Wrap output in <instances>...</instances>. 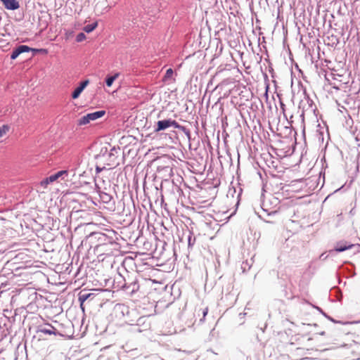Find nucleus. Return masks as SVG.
<instances>
[{"label": "nucleus", "mask_w": 360, "mask_h": 360, "mask_svg": "<svg viewBox=\"0 0 360 360\" xmlns=\"http://www.w3.org/2000/svg\"><path fill=\"white\" fill-rule=\"evenodd\" d=\"M120 148H116L112 147L110 151L108 150L106 147L102 148L99 154L96 158L97 159H102L105 161L104 165L109 167H115L118 165L117 162V158L118 156V152Z\"/></svg>", "instance_id": "f257e3e1"}, {"label": "nucleus", "mask_w": 360, "mask_h": 360, "mask_svg": "<svg viewBox=\"0 0 360 360\" xmlns=\"http://www.w3.org/2000/svg\"><path fill=\"white\" fill-rule=\"evenodd\" d=\"M105 114V110H99L94 112L88 113L86 115H84L80 119L78 120L77 124L79 126L85 125L89 123L91 121L96 120L101 117H103Z\"/></svg>", "instance_id": "f03ea898"}, {"label": "nucleus", "mask_w": 360, "mask_h": 360, "mask_svg": "<svg viewBox=\"0 0 360 360\" xmlns=\"http://www.w3.org/2000/svg\"><path fill=\"white\" fill-rule=\"evenodd\" d=\"M39 51H44V50L32 49L26 45H19L18 46H17L16 48H15L13 50V51L11 54V60L16 59L22 53L29 52V51H33L34 53H37V52H39Z\"/></svg>", "instance_id": "7ed1b4c3"}, {"label": "nucleus", "mask_w": 360, "mask_h": 360, "mask_svg": "<svg viewBox=\"0 0 360 360\" xmlns=\"http://www.w3.org/2000/svg\"><path fill=\"white\" fill-rule=\"evenodd\" d=\"M68 170L58 171L56 173L50 175L49 177H47L46 179L43 180L41 181V185L46 186L49 183H52V182L56 181L57 179H58L59 178H61L62 179H65V176H68Z\"/></svg>", "instance_id": "20e7f679"}, {"label": "nucleus", "mask_w": 360, "mask_h": 360, "mask_svg": "<svg viewBox=\"0 0 360 360\" xmlns=\"http://www.w3.org/2000/svg\"><path fill=\"white\" fill-rule=\"evenodd\" d=\"M89 84V80H84L82 82H80L79 85L73 91L72 94V98L73 99L77 98L81 93L83 91V90L86 88V86Z\"/></svg>", "instance_id": "39448f33"}, {"label": "nucleus", "mask_w": 360, "mask_h": 360, "mask_svg": "<svg viewBox=\"0 0 360 360\" xmlns=\"http://www.w3.org/2000/svg\"><path fill=\"white\" fill-rule=\"evenodd\" d=\"M8 10H16L19 8L20 4L17 0H0Z\"/></svg>", "instance_id": "423d86ee"}, {"label": "nucleus", "mask_w": 360, "mask_h": 360, "mask_svg": "<svg viewBox=\"0 0 360 360\" xmlns=\"http://www.w3.org/2000/svg\"><path fill=\"white\" fill-rule=\"evenodd\" d=\"M169 124H170V127H172L174 129H178L182 131L188 136V138L190 139L191 132L188 129H187L186 127H185L184 126L180 125L176 121L173 120L172 119H169Z\"/></svg>", "instance_id": "0eeeda50"}, {"label": "nucleus", "mask_w": 360, "mask_h": 360, "mask_svg": "<svg viewBox=\"0 0 360 360\" xmlns=\"http://www.w3.org/2000/svg\"><path fill=\"white\" fill-rule=\"evenodd\" d=\"M170 127L169 119L160 120L157 122L156 127L154 129L155 132L163 131Z\"/></svg>", "instance_id": "6e6552de"}, {"label": "nucleus", "mask_w": 360, "mask_h": 360, "mask_svg": "<svg viewBox=\"0 0 360 360\" xmlns=\"http://www.w3.org/2000/svg\"><path fill=\"white\" fill-rule=\"evenodd\" d=\"M94 297V293H82L80 292L79 295V302L81 303V305H83L84 302L88 299H91Z\"/></svg>", "instance_id": "1a4fd4ad"}, {"label": "nucleus", "mask_w": 360, "mask_h": 360, "mask_svg": "<svg viewBox=\"0 0 360 360\" xmlns=\"http://www.w3.org/2000/svg\"><path fill=\"white\" fill-rule=\"evenodd\" d=\"M120 73L117 72L113 75H107L105 77V84L108 86H111L114 81L119 77Z\"/></svg>", "instance_id": "9d476101"}, {"label": "nucleus", "mask_w": 360, "mask_h": 360, "mask_svg": "<svg viewBox=\"0 0 360 360\" xmlns=\"http://www.w3.org/2000/svg\"><path fill=\"white\" fill-rule=\"evenodd\" d=\"M56 328L53 326L49 325V328H42L41 330V332L44 333V334H49V335L53 334V335H56Z\"/></svg>", "instance_id": "9b49d317"}, {"label": "nucleus", "mask_w": 360, "mask_h": 360, "mask_svg": "<svg viewBox=\"0 0 360 360\" xmlns=\"http://www.w3.org/2000/svg\"><path fill=\"white\" fill-rule=\"evenodd\" d=\"M97 25H98L97 22H95L91 23V24L86 25L84 27V30L86 32L89 33V32H92L97 27Z\"/></svg>", "instance_id": "f8f14e48"}, {"label": "nucleus", "mask_w": 360, "mask_h": 360, "mask_svg": "<svg viewBox=\"0 0 360 360\" xmlns=\"http://www.w3.org/2000/svg\"><path fill=\"white\" fill-rule=\"evenodd\" d=\"M99 195H100V198H101V200L104 202H108L112 198L110 195H109L105 192L101 193Z\"/></svg>", "instance_id": "ddd939ff"}, {"label": "nucleus", "mask_w": 360, "mask_h": 360, "mask_svg": "<svg viewBox=\"0 0 360 360\" xmlns=\"http://www.w3.org/2000/svg\"><path fill=\"white\" fill-rule=\"evenodd\" d=\"M173 74H174V71L172 68L167 69L166 71V73L164 76V80L167 81V80L171 79L172 77L173 76Z\"/></svg>", "instance_id": "4468645a"}, {"label": "nucleus", "mask_w": 360, "mask_h": 360, "mask_svg": "<svg viewBox=\"0 0 360 360\" xmlns=\"http://www.w3.org/2000/svg\"><path fill=\"white\" fill-rule=\"evenodd\" d=\"M9 126L6 124H4L0 127V137L3 135L6 134L9 130Z\"/></svg>", "instance_id": "2eb2a0df"}, {"label": "nucleus", "mask_w": 360, "mask_h": 360, "mask_svg": "<svg viewBox=\"0 0 360 360\" xmlns=\"http://www.w3.org/2000/svg\"><path fill=\"white\" fill-rule=\"evenodd\" d=\"M143 255L148 256L149 254L141 253V252H131V255L129 257L132 259H137L139 257H141Z\"/></svg>", "instance_id": "dca6fc26"}, {"label": "nucleus", "mask_w": 360, "mask_h": 360, "mask_svg": "<svg viewBox=\"0 0 360 360\" xmlns=\"http://www.w3.org/2000/svg\"><path fill=\"white\" fill-rule=\"evenodd\" d=\"M306 98H307V104L309 105V108H311V111H314L316 109V107L314 105L313 101L311 100L308 96L306 97Z\"/></svg>", "instance_id": "f3484780"}, {"label": "nucleus", "mask_w": 360, "mask_h": 360, "mask_svg": "<svg viewBox=\"0 0 360 360\" xmlns=\"http://www.w3.org/2000/svg\"><path fill=\"white\" fill-rule=\"evenodd\" d=\"M86 39V35L83 32L79 33L76 37V41L77 42H82Z\"/></svg>", "instance_id": "a211bd4d"}, {"label": "nucleus", "mask_w": 360, "mask_h": 360, "mask_svg": "<svg viewBox=\"0 0 360 360\" xmlns=\"http://www.w3.org/2000/svg\"><path fill=\"white\" fill-rule=\"evenodd\" d=\"M131 286H132L131 292V293H134V292L138 291L139 289V285L136 282L133 283L131 284Z\"/></svg>", "instance_id": "6ab92c4d"}, {"label": "nucleus", "mask_w": 360, "mask_h": 360, "mask_svg": "<svg viewBox=\"0 0 360 360\" xmlns=\"http://www.w3.org/2000/svg\"><path fill=\"white\" fill-rule=\"evenodd\" d=\"M236 188H234V187L230 188L229 191H228L227 196L229 197V195H231L233 198L234 197V194L236 193Z\"/></svg>", "instance_id": "aec40b11"}, {"label": "nucleus", "mask_w": 360, "mask_h": 360, "mask_svg": "<svg viewBox=\"0 0 360 360\" xmlns=\"http://www.w3.org/2000/svg\"><path fill=\"white\" fill-rule=\"evenodd\" d=\"M195 240V238H193L191 235H189L188 236V247L193 246L194 245Z\"/></svg>", "instance_id": "412c9836"}, {"label": "nucleus", "mask_w": 360, "mask_h": 360, "mask_svg": "<svg viewBox=\"0 0 360 360\" xmlns=\"http://www.w3.org/2000/svg\"><path fill=\"white\" fill-rule=\"evenodd\" d=\"M104 169H105V167L103 166V167H100L98 165H96V174H98L100 173L101 171H103Z\"/></svg>", "instance_id": "4be33fe9"}, {"label": "nucleus", "mask_w": 360, "mask_h": 360, "mask_svg": "<svg viewBox=\"0 0 360 360\" xmlns=\"http://www.w3.org/2000/svg\"><path fill=\"white\" fill-rule=\"evenodd\" d=\"M355 245L354 244H345V245H340L338 248H354Z\"/></svg>", "instance_id": "5701e85b"}, {"label": "nucleus", "mask_w": 360, "mask_h": 360, "mask_svg": "<svg viewBox=\"0 0 360 360\" xmlns=\"http://www.w3.org/2000/svg\"><path fill=\"white\" fill-rule=\"evenodd\" d=\"M242 191H243L242 188L240 187H239L238 188V193L237 195L238 202H239L238 198H240V196L242 193Z\"/></svg>", "instance_id": "b1692460"}, {"label": "nucleus", "mask_w": 360, "mask_h": 360, "mask_svg": "<svg viewBox=\"0 0 360 360\" xmlns=\"http://www.w3.org/2000/svg\"><path fill=\"white\" fill-rule=\"evenodd\" d=\"M95 190L96 191L97 193H98L99 194L101 193H102V191H101V188L96 184H95Z\"/></svg>", "instance_id": "393cba45"}, {"label": "nucleus", "mask_w": 360, "mask_h": 360, "mask_svg": "<svg viewBox=\"0 0 360 360\" xmlns=\"http://www.w3.org/2000/svg\"><path fill=\"white\" fill-rule=\"evenodd\" d=\"M36 244L37 243L34 240H30L29 243H28V245H30L31 247H34Z\"/></svg>", "instance_id": "a878e982"}, {"label": "nucleus", "mask_w": 360, "mask_h": 360, "mask_svg": "<svg viewBox=\"0 0 360 360\" xmlns=\"http://www.w3.org/2000/svg\"><path fill=\"white\" fill-rule=\"evenodd\" d=\"M208 312V309L207 308H205L203 309V311H202V314H203V317H205V316L207 315Z\"/></svg>", "instance_id": "bb28decb"}, {"label": "nucleus", "mask_w": 360, "mask_h": 360, "mask_svg": "<svg viewBox=\"0 0 360 360\" xmlns=\"http://www.w3.org/2000/svg\"><path fill=\"white\" fill-rule=\"evenodd\" d=\"M111 8V6H107L104 10H105V12H108L110 11V9Z\"/></svg>", "instance_id": "cd10ccee"}, {"label": "nucleus", "mask_w": 360, "mask_h": 360, "mask_svg": "<svg viewBox=\"0 0 360 360\" xmlns=\"http://www.w3.org/2000/svg\"><path fill=\"white\" fill-rule=\"evenodd\" d=\"M338 252H342V251H344L346 249H343V248H341V249H335Z\"/></svg>", "instance_id": "c85d7f7f"}, {"label": "nucleus", "mask_w": 360, "mask_h": 360, "mask_svg": "<svg viewBox=\"0 0 360 360\" xmlns=\"http://www.w3.org/2000/svg\"><path fill=\"white\" fill-rule=\"evenodd\" d=\"M80 307H81V309H82L83 311L84 310V304H83V305H81V304H80Z\"/></svg>", "instance_id": "c756f323"}, {"label": "nucleus", "mask_w": 360, "mask_h": 360, "mask_svg": "<svg viewBox=\"0 0 360 360\" xmlns=\"http://www.w3.org/2000/svg\"><path fill=\"white\" fill-rule=\"evenodd\" d=\"M301 117H302V120H304V112H302Z\"/></svg>", "instance_id": "7c9ffc66"}, {"label": "nucleus", "mask_w": 360, "mask_h": 360, "mask_svg": "<svg viewBox=\"0 0 360 360\" xmlns=\"http://www.w3.org/2000/svg\"><path fill=\"white\" fill-rule=\"evenodd\" d=\"M100 245H96L94 248H99Z\"/></svg>", "instance_id": "2f4dec72"}, {"label": "nucleus", "mask_w": 360, "mask_h": 360, "mask_svg": "<svg viewBox=\"0 0 360 360\" xmlns=\"http://www.w3.org/2000/svg\"><path fill=\"white\" fill-rule=\"evenodd\" d=\"M147 258H145V259H146ZM144 258H139V260H143Z\"/></svg>", "instance_id": "473e14b6"}, {"label": "nucleus", "mask_w": 360, "mask_h": 360, "mask_svg": "<svg viewBox=\"0 0 360 360\" xmlns=\"http://www.w3.org/2000/svg\"><path fill=\"white\" fill-rule=\"evenodd\" d=\"M272 213H273V214H275V212H272ZM271 214V213H269V214Z\"/></svg>", "instance_id": "72a5a7b5"}]
</instances>
